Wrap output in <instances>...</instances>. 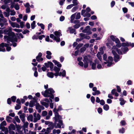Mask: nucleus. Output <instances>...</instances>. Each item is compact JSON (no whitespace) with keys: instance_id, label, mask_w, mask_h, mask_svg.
I'll return each mask as SVG.
<instances>
[{"instance_id":"37","label":"nucleus","mask_w":134,"mask_h":134,"mask_svg":"<svg viewBox=\"0 0 134 134\" xmlns=\"http://www.w3.org/2000/svg\"><path fill=\"white\" fill-rule=\"evenodd\" d=\"M14 119L17 122L19 123L20 122V120L18 116H15L14 117Z\"/></svg>"},{"instance_id":"8","label":"nucleus","mask_w":134,"mask_h":134,"mask_svg":"<svg viewBox=\"0 0 134 134\" xmlns=\"http://www.w3.org/2000/svg\"><path fill=\"white\" fill-rule=\"evenodd\" d=\"M55 117L54 118V120H56L57 119H62V116L59 115L58 112H56L54 113Z\"/></svg>"},{"instance_id":"21","label":"nucleus","mask_w":134,"mask_h":134,"mask_svg":"<svg viewBox=\"0 0 134 134\" xmlns=\"http://www.w3.org/2000/svg\"><path fill=\"white\" fill-rule=\"evenodd\" d=\"M36 21H34L31 24V28L32 29H34L36 26L35 25Z\"/></svg>"},{"instance_id":"7","label":"nucleus","mask_w":134,"mask_h":134,"mask_svg":"<svg viewBox=\"0 0 134 134\" xmlns=\"http://www.w3.org/2000/svg\"><path fill=\"white\" fill-rule=\"evenodd\" d=\"M116 37H114L113 35H112L110 36V38L113 42H115V43H117L119 42L120 40L118 38H115Z\"/></svg>"},{"instance_id":"55","label":"nucleus","mask_w":134,"mask_h":134,"mask_svg":"<svg viewBox=\"0 0 134 134\" xmlns=\"http://www.w3.org/2000/svg\"><path fill=\"white\" fill-rule=\"evenodd\" d=\"M122 9L124 13H126L128 11V9L127 8L124 7Z\"/></svg>"},{"instance_id":"60","label":"nucleus","mask_w":134,"mask_h":134,"mask_svg":"<svg viewBox=\"0 0 134 134\" xmlns=\"http://www.w3.org/2000/svg\"><path fill=\"white\" fill-rule=\"evenodd\" d=\"M29 32L30 31L26 29L25 30H24V31L22 32L23 34H25L29 33Z\"/></svg>"},{"instance_id":"41","label":"nucleus","mask_w":134,"mask_h":134,"mask_svg":"<svg viewBox=\"0 0 134 134\" xmlns=\"http://www.w3.org/2000/svg\"><path fill=\"white\" fill-rule=\"evenodd\" d=\"M78 8V6H75L71 10V12H75L76 10Z\"/></svg>"},{"instance_id":"62","label":"nucleus","mask_w":134,"mask_h":134,"mask_svg":"<svg viewBox=\"0 0 134 134\" xmlns=\"http://www.w3.org/2000/svg\"><path fill=\"white\" fill-rule=\"evenodd\" d=\"M65 0H60L59 2V4L61 5H62Z\"/></svg>"},{"instance_id":"34","label":"nucleus","mask_w":134,"mask_h":134,"mask_svg":"<svg viewBox=\"0 0 134 134\" xmlns=\"http://www.w3.org/2000/svg\"><path fill=\"white\" fill-rule=\"evenodd\" d=\"M11 100L13 102H15L16 98V96H13L11 98Z\"/></svg>"},{"instance_id":"46","label":"nucleus","mask_w":134,"mask_h":134,"mask_svg":"<svg viewBox=\"0 0 134 134\" xmlns=\"http://www.w3.org/2000/svg\"><path fill=\"white\" fill-rule=\"evenodd\" d=\"M83 61L84 62V67L86 68H87L88 66V63L87 62H84V60H83Z\"/></svg>"},{"instance_id":"52","label":"nucleus","mask_w":134,"mask_h":134,"mask_svg":"<svg viewBox=\"0 0 134 134\" xmlns=\"http://www.w3.org/2000/svg\"><path fill=\"white\" fill-rule=\"evenodd\" d=\"M40 106L39 103H36V108L37 110H38V109H39L40 108Z\"/></svg>"},{"instance_id":"39","label":"nucleus","mask_w":134,"mask_h":134,"mask_svg":"<svg viewBox=\"0 0 134 134\" xmlns=\"http://www.w3.org/2000/svg\"><path fill=\"white\" fill-rule=\"evenodd\" d=\"M81 17L80 13H78L76 15L75 19H79Z\"/></svg>"},{"instance_id":"17","label":"nucleus","mask_w":134,"mask_h":134,"mask_svg":"<svg viewBox=\"0 0 134 134\" xmlns=\"http://www.w3.org/2000/svg\"><path fill=\"white\" fill-rule=\"evenodd\" d=\"M60 70V68L56 66L54 67L53 70L55 72H59Z\"/></svg>"},{"instance_id":"26","label":"nucleus","mask_w":134,"mask_h":134,"mask_svg":"<svg viewBox=\"0 0 134 134\" xmlns=\"http://www.w3.org/2000/svg\"><path fill=\"white\" fill-rule=\"evenodd\" d=\"M83 45V43L79 44L76 46L75 48V49L79 50V48L81 47H82Z\"/></svg>"},{"instance_id":"59","label":"nucleus","mask_w":134,"mask_h":134,"mask_svg":"<svg viewBox=\"0 0 134 134\" xmlns=\"http://www.w3.org/2000/svg\"><path fill=\"white\" fill-rule=\"evenodd\" d=\"M100 104L102 105H104L105 104V102L104 101L103 99H102L100 100Z\"/></svg>"},{"instance_id":"5","label":"nucleus","mask_w":134,"mask_h":134,"mask_svg":"<svg viewBox=\"0 0 134 134\" xmlns=\"http://www.w3.org/2000/svg\"><path fill=\"white\" fill-rule=\"evenodd\" d=\"M8 37V40L9 41H10V42L13 43L14 42H17L18 41V38L16 37V35L15 34V35L11 36L10 37H8Z\"/></svg>"},{"instance_id":"25","label":"nucleus","mask_w":134,"mask_h":134,"mask_svg":"<svg viewBox=\"0 0 134 134\" xmlns=\"http://www.w3.org/2000/svg\"><path fill=\"white\" fill-rule=\"evenodd\" d=\"M54 34L57 37H59L60 36V34H61V36L62 35V34L60 32L57 31H55L54 32Z\"/></svg>"},{"instance_id":"53","label":"nucleus","mask_w":134,"mask_h":134,"mask_svg":"<svg viewBox=\"0 0 134 134\" xmlns=\"http://www.w3.org/2000/svg\"><path fill=\"white\" fill-rule=\"evenodd\" d=\"M80 26V24H76L75 25L73 26V27L74 28L76 29H77Z\"/></svg>"},{"instance_id":"11","label":"nucleus","mask_w":134,"mask_h":134,"mask_svg":"<svg viewBox=\"0 0 134 134\" xmlns=\"http://www.w3.org/2000/svg\"><path fill=\"white\" fill-rule=\"evenodd\" d=\"M25 114L24 113H23L22 114L20 115V118L21 120V121L23 123H24L25 120Z\"/></svg>"},{"instance_id":"49","label":"nucleus","mask_w":134,"mask_h":134,"mask_svg":"<svg viewBox=\"0 0 134 134\" xmlns=\"http://www.w3.org/2000/svg\"><path fill=\"white\" fill-rule=\"evenodd\" d=\"M47 114V112L46 111H42V115L43 116H46Z\"/></svg>"},{"instance_id":"30","label":"nucleus","mask_w":134,"mask_h":134,"mask_svg":"<svg viewBox=\"0 0 134 134\" xmlns=\"http://www.w3.org/2000/svg\"><path fill=\"white\" fill-rule=\"evenodd\" d=\"M96 63H93L91 65V68L92 69L94 70L96 68Z\"/></svg>"},{"instance_id":"6","label":"nucleus","mask_w":134,"mask_h":134,"mask_svg":"<svg viewBox=\"0 0 134 134\" xmlns=\"http://www.w3.org/2000/svg\"><path fill=\"white\" fill-rule=\"evenodd\" d=\"M42 54L41 52H39L37 56L36 57V59L37 61L40 62V61H42L43 60V58L41 57Z\"/></svg>"},{"instance_id":"9","label":"nucleus","mask_w":134,"mask_h":134,"mask_svg":"<svg viewBox=\"0 0 134 134\" xmlns=\"http://www.w3.org/2000/svg\"><path fill=\"white\" fill-rule=\"evenodd\" d=\"M79 35L81 37H83V39L88 40L90 38V37L89 36L86 35L85 34L82 33H80Z\"/></svg>"},{"instance_id":"28","label":"nucleus","mask_w":134,"mask_h":134,"mask_svg":"<svg viewBox=\"0 0 134 134\" xmlns=\"http://www.w3.org/2000/svg\"><path fill=\"white\" fill-rule=\"evenodd\" d=\"M97 57L98 58V59L100 61H101L102 60V58L101 56L100 55L99 52H98V53L96 55Z\"/></svg>"},{"instance_id":"57","label":"nucleus","mask_w":134,"mask_h":134,"mask_svg":"<svg viewBox=\"0 0 134 134\" xmlns=\"http://www.w3.org/2000/svg\"><path fill=\"white\" fill-rule=\"evenodd\" d=\"M38 36H37V35H33V36L32 37V38L33 40H37L38 39Z\"/></svg>"},{"instance_id":"10","label":"nucleus","mask_w":134,"mask_h":134,"mask_svg":"<svg viewBox=\"0 0 134 134\" xmlns=\"http://www.w3.org/2000/svg\"><path fill=\"white\" fill-rule=\"evenodd\" d=\"M52 62L54 63L55 65H57V66L58 68H60L62 66V64L59 62L55 60H53Z\"/></svg>"},{"instance_id":"44","label":"nucleus","mask_w":134,"mask_h":134,"mask_svg":"<svg viewBox=\"0 0 134 134\" xmlns=\"http://www.w3.org/2000/svg\"><path fill=\"white\" fill-rule=\"evenodd\" d=\"M91 100L92 103L94 104L95 101V99L94 96H92L91 98Z\"/></svg>"},{"instance_id":"20","label":"nucleus","mask_w":134,"mask_h":134,"mask_svg":"<svg viewBox=\"0 0 134 134\" xmlns=\"http://www.w3.org/2000/svg\"><path fill=\"white\" fill-rule=\"evenodd\" d=\"M121 44L122 46L124 47H129L128 42L127 41L126 42H123Z\"/></svg>"},{"instance_id":"13","label":"nucleus","mask_w":134,"mask_h":134,"mask_svg":"<svg viewBox=\"0 0 134 134\" xmlns=\"http://www.w3.org/2000/svg\"><path fill=\"white\" fill-rule=\"evenodd\" d=\"M119 100V101H120V104L121 105H124L126 102V101L125 100L124 98H120Z\"/></svg>"},{"instance_id":"27","label":"nucleus","mask_w":134,"mask_h":134,"mask_svg":"<svg viewBox=\"0 0 134 134\" xmlns=\"http://www.w3.org/2000/svg\"><path fill=\"white\" fill-rule=\"evenodd\" d=\"M53 40L57 42H59L60 41V39L59 37H55L53 38Z\"/></svg>"},{"instance_id":"45","label":"nucleus","mask_w":134,"mask_h":134,"mask_svg":"<svg viewBox=\"0 0 134 134\" xmlns=\"http://www.w3.org/2000/svg\"><path fill=\"white\" fill-rule=\"evenodd\" d=\"M116 47L118 48H120L121 46H122V44L121 43H120V41L119 42L116 43Z\"/></svg>"},{"instance_id":"24","label":"nucleus","mask_w":134,"mask_h":134,"mask_svg":"<svg viewBox=\"0 0 134 134\" xmlns=\"http://www.w3.org/2000/svg\"><path fill=\"white\" fill-rule=\"evenodd\" d=\"M9 128L10 129H12L13 130H15V128L14 125L13 124H10V126H9L8 127V128Z\"/></svg>"},{"instance_id":"14","label":"nucleus","mask_w":134,"mask_h":134,"mask_svg":"<svg viewBox=\"0 0 134 134\" xmlns=\"http://www.w3.org/2000/svg\"><path fill=\"white\" fill-rule=\"evenodd\" d=\"M47 75L48 77L52 78L54 77V74L52 72H48Z\"/></svg>"},{"instance_id":"54","label":"nucleus","mask_w":134,"mask_h":134,"mask_svg":"<svg viewBox=\"0 0 134 134\" xmlns=\"http://www.w3.org/2000/svg\"><path fill=\"white\" fill-rule=\"evenodd\" d=\"M24 123V125L23 126L25 127V128H27L29 124V123L27 122H25V123Z\"/></svg>"},{"instance_id":"64","label":"nucleus","mask_w":134,"mask_h":134,"mask_svg":"<svg viewBox=\"0 0 134 134\" xmlns=\"http://www.w3.org/2000/svg\"><path fill=\"white\" fill-rule=\"evenodd\" d=\"M9 133L10 134H15V132L11 130V129L9 128Z\"/></svg>"},{"instance_id":"16","label":"nucleus","mask_w":134,"mask_h":134,"mask_svg":"<svg viewBox=\"0 0 134 134\" xmlns=\"http://www.w3.org/2000/svg\"><path fill=\"white\" fill-rule=\"evenodd\" d=\"M35 105V103L33 101L31 100L30 101L29 104V106L30 107L32 108Z\"/></svg>"},{"instance_id":"4","label":"nucleus","mask_w":134,"mask_h":134,"mask_svg":"<svg viewBox=\"0 0 134 134\" xmlns=\"http://www.w3.org/2000/svg\"><path fill=\"white\" fill-rule=\"evenodd\" d=\"M9 44L8 43H5L3 42L2 43L0 44V51L5 52V49L4 47H6L9 46Z\"/></svg>"},{"instance_id":"2","label":"nucleus","mask_w":134,"mask_h":134,"mask_svg":"<svg viewBox=\"0 0 134 134\" xmlns=\"http://www.w3.org/2000/svg\"><path fill=\"white\" fill-rule=\"evenodd\" d=\"M4 34L5 35H5L4 36V38H8L7 36L10 37L11 36L15 35V33L12 31V28L10 27L8 28H6L3 30Z\"/></svg>"},{"instance_id":"31","label":"nucleus","mask_w":134,"mask_h":134,"mask_svg":"<svg viewBox=\"0 0 134 134\" xmlns=\"http://www.w3.org/2000/svg\"><path fill=\"white\" fill-rule=\"evenodd\" d=\"M51 62L50 61H48L47 63H46L44 64V65L47 68H48L50 66V63L49 62Z\"/></svg>"},{"instance_id":"33","label":"nucleus","mask_w":134,"mask_h":134,"mask_svg":"<svg viewBox=\"0 0 134 134\" xmlns=\"http://www.w3.org/2000/svg\"><path fill=\"white\" fill-rule=\"evenodd\" d=\"M14 8L16 10H18L19 9V5L18 4V3H16L15 5Z\"/></svg>"},{"instance_id":"12","label":"nucleus","mask_w":134,"mask_h":134,"mask_svg":"<svg viewBox=\"0 0 134 134\" xmlns=\"http://www.w3.org/2000/svg\"><path fill=\"white\" fill-rule=\"evenodd\" d=\"M121 49L124 54L126 53L129 50L128 48L127 47H122L121 48Z\"/></svg>"},{"instance_id":"58","label":"nucleus","mask_w":134,"mask_h":134,"mask_svg":"<svg viewBox=\"0 0 134 134\" xmlns=\"http://www.w3.org/2000/svg\"><path fill=\"white\" fill-rule=\"evenodd\" d=\"M62 73V76L63 77L65 76L66 72L65 70H63Z\"/></svg>"},{"instance_id":"18","label":"nucleus","mask_w":134,"mask_h":134,"mask_svg":"<svg viewBox=\"0 0 134 134\" xmlns=\"http://www.w3.org/2000/svg\"><path fill=\"white\" fill-rule=\"evenodd\" d=\"M1 130L3 132H5V133H8V128L7 127H5L4 126H3L2 127H1Z\"/></svg>"},{"instance_id":"32","label":"nucleus","mask_w":134,"mask_h":134,"mask_svg":"<svg viewBox=\"0 0 134 134\" xmlns=\"http://www.w3.org/2000/svg\"><path fill=\"white\" fill-rule=\"evenodd\" d=\"M50 63V66L49 68H50V70L51 71H53V68L54 66V65L52 62H49Z\"/></svg>"},{"instance_id":"1","label":"nucleus","mask_w":134,"mask_h":134,"mask_svg":"<svg viewBox=\"0 0 134 134\" xmlns=\"http://www.w3.org/2000/svg\"><path fill=\"white\" fill-rule=\"evenodd\" d=\"M55 92L53 89L52 88H50L46 90L44 93L43 92H42L41 93L45 97H49L52 99H54V96L53 94Z\"/></svg>"},{"instance_id":"23","label":"nucleus","mask_w":134,"mask_h":134,"mask_svg":"<svg viewBox=\"0 0 134 134\" xmlns=\"http://www.w3.org/2000/svg\"><path fill=\"white\" fill-rule=\"evenodd\" d=\"M103 109L106 111H107L109 109V106L107 104H105L103 106Z\"/></svg>"},{"instance_id":"51","label":"nucleus","mask_w":134,"mask_h":134,"mask_svg":"<svg viewBox=\"0 0 134 134\" xmlns=\"http://www.w3.org/2000/svg\"><path fill=\"white\" fill-rule=\"evenodd\" d=\"M74 6V5L73 4H70L67 7L66 9H70Z\"/></svg>"},{"instance_id":"61","label":"nucleus","mask_w":134,"mask_h":134,"mask_svg":"<svg viewBox=\"0 0 134 134\" xmlns=\"http://www.w3.org/2000/svg\"><path fill=\"white\" fill-rule=\"evenodd\" d=\"M84 62H87V61L89 60V59L88 58L87 56L85 55L83 57V60Z\"/></svg>"},{"instance_id":"43","label":"nucleus","mask_w":134,"mask_h":134,"mask_svg":"<svg viewBox=\"0 0 134 134\" xmlns=\"http://www.w3.org/2000/svg\"><path fill=\"white\" fill-rule=\"evenodd\" d=\"M117 88V90L118 92L119 93L121 91V89L120 87L118 85L116 86Z\"/></svg>"},{"instance_id":"3","label":"nucleus","mask_w":134,"mask_h":134,"mask_svg":"<svg viewBox=\"0 0 134 134\" xmlns=\"http://www.w3.org/2000/svg\"><path fill=\"white\" fill-rule=\"evenodd\" d=\"M112 53L114 55V62L116 63L120 60V56L117 54L116 51L114 50L112 51Z\"/></svg>"},{"instance_id":"56","label":"nucleus","mask_w":134,"mask_h":134,"mask_svg":"<svg viewBox=\"0 0 134 134\" xmlns=\"http://www.w3.org/2000/svg\"><path fill=\"white\" fill-rule=\"evenodd\" d=\"M97 111L100 114L102 112V109L101 108L99 107L97 109Z\"/></svg>"},{"instance_id":"42","label":"nucleus","mask_w":134,"mask_h":134,"mask_svg":"<svg viewBox=\"0 0 134 134\" xmlns=\"http://www.w3.org/2000/svg\"><path fill=\"white\" fill-rule=\"evenodd\" d=\"M86 48L85 47H83L80 48V52L81 53L83 52L86 51Z\"/></svg>"},{"instance_id":"38","label":"nucleus","mask_w":134,"mask_h":134,"mask_svg":"<svg viewBox=\"0 0 134 134\" xmlns=\"http://www.w3.org/2000/svg\"><path fill=\"white\" fill-rule=\"evenodd\" d=\"M21 104H16V106L15 107V109L16 110H18L20 109L21 108V106H20Z\"/></svg>"},{"instance_id":"29","label":"nucleus","mask_w":134,"mask_h":134,"mask_svg":"<svg viewBox=\"0 0 134 134\" xmlns=\"http://www.w3.org/2000/svg\"><path fill=\"white\" fill-rule=\"evenodd\" d=\"M116 51L119 55H121L123 54L122 52L120 50V49H119L118 48H116Z\"/></svg>"},{"instance_id":"35","label":"nucleus","mask_w":134,"mask_h":134,"mask_svg":"<svg viewBox=\"0 0 134 134\" xmlns=\"http://www.w3.org/2000/svg\"><path fill=\"white\" fill-rule=\"evenodd\" d=\"M9 23L11 24V26L13 27H15L16 23L14 22H12L10 20H9Z\"/></svg>"},{"instance_id":"50","label":"nucleus","mask_w":134,"mask_h":134,"mask_svg":"<svg viewBox=\"0 0 134 134\" xmlns=\"http://www.w3.org/2000/svg\"><path fill=\"white\" fill-rule=\"evenodd\" d=\"M32 99H33V100H32L33 101H34L35 103H38V98L36 97H34V98L33 97Z\"/></svg>"},{"instance_id":"15","label":"nucleus","mask_w":134,"mask_h":134,"mask_svg":"<svg viewBox=\"0 0 134 134\" xmlns=\"http://www.w3.org/2000/svg\"><path fill=\"white\" fill-rule=\"evenodd\" d=\"M33 116L32 114H30L29 115L27 118V120L28 121L30 120L32 122L33 121Z\"/></svg>"},{"instance_id":"19","label":"nucleus","mask_w":134,"mask_h":134,"mask_svg":"<svg viewBox=\"0 0 134 134\" xmlns=\"http://www.w3.org/2000/svg\"><path fill=\"white\" fill-rule=\"evenodd\" d=\"M7 125V123L4 120L0 124V129H1V127L4 126H6Z\"/></svg>"},{"instance_id":"40","label":"nucleus","mask_w":134,"mask_h":134,"mask_svg":"<svg viewBox=\"0 0 134 134\" xmlns=\"http://www.w3.org/2000/svg\"><path fill=\"white\" fill-rule=\"evenodd\" d=\"M125 132V129L124 128L122 127L121 129H119V133H124Z\"/></svg>"},{"instance_id":"47","label":"nucleus","mask_w":134,"mask_h":134,"mask_svg":"<svg viewBox=\"0 0 134 134\" xmlns=\"http://www.w3.org/2000/svg\"><path fill=\"white\" fill-rule=\"evenodd\" d=\"M45 37V36L44 35H41L38 36V38L40 40H42L43 38H44Z\"/></svg>"},{"instance_id":"63","label":"nucleus","mask_w":134,"mask_h":134,"mask_svg":"<svg viewBox=\"0 0 134 134\" xmlns=\"http://www.w3.org/2000/svg\"><path fill=\"white\" fill-rule=\"evenodd\" d=\"M129 46H131L132 48L134 47V43H131V42H129Z\"/></svg>"},{"instance_id":"48","label":"nucleus","mask_w":134,"mask_h":134,"mask_svg":"<svg viewBox=\"0 0 134 134\" xmlns=\"http://www.w3.org/2000/svg\"><path fill=\"white\" fill-rule=\"evenodd\" d=\"M13 30L14 31L17 32H22V30L20 29H13Z\"/></svg>"},{"instance_id":"22","label":"nucleus","mask_w":134,"mask_h":134,"mask_svg":"<svg viewBox=\"0 0 134 134\" xmlns=\"http://www.w3.org/2000/svg\"><path fill=\"white\" fill-rule=\"evenodd\" d=\"M32 62H35V63H32L31 64L34 66H37L38 62H36V59H34L32 60Z\"/></svg>"},{"instance_id":"36","label":"nucleus","mask_w":134,"mask_h":134,"mask_svg":"<svg viewBox=\"0 0 134 134\" xmlns=\"http://www.w3.org/2000/svg\"><path fill=\"white\" fill-rule=\"evenodd\" d=\"M72 2L73 3V4L75 6L78 4V2L77 1V0H73Z\"/></svg>"}]
</instances>
